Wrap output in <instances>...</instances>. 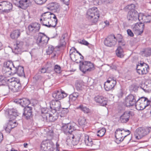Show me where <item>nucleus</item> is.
I'll return each instance as SVG.
<instances>
[{
    "instance_id": "nucleus-1",
    "label": "nucleus",
    "mask_w": 151,
    "mask_h": 151,
    "mask_svg": "<svg viewBox=\"0 0 151 151\" xmlns=\"http://www.w3.org/2000/svg\"><path fill=\"white\" fill-rule=\"evenodd\" d=\"M99 16V12L95 7L88 9L86 15V18L90 20L93 24H96L98 22Z\"/></svg>"
},
{
    "instance_id": "nucleus-2",
    "label": "nucleus",
    "mask_w": 151,
    "mask_h": 151,
    "mask_svg": "<svg viewBox=\"0 0 151 151\" xmlns=\"http://www.w3.org/2000/svg\"><path fill=\"white\" fill-rule=\"evenodd\" d=\"M58 112L55 110H52L50 113L42 112V116L43 120L45 122H54L58 118Z\"/></svg>"
},
{
    "instance_id": "nucleus-3",
    "label": "nucleus",
    "mask_w": 151,
    "mask_h": 151,
    "mask_svg": "<svg viewBox=\"0 0 151 151\" xmlns=\"http://www.w3.org/2000/svg\"><path fill=\"white\" fill-rule=\"evenodd\" d=\"M8 84L9 89L14 92L19 91L22 88L20 80L14 78H9Z\"/></svg>"
},
{
    "instance_id": "nucleus-4",
    "label": "nucleus",
    "mask_w": 151,
    "mask_h": 151,
    "mask_svg": "<svg viewBox=\"0 0 151 151\" xmlns=\"http://www.w3.org/2000/svg\"><path fill=\"white\" fill-rule=\"evenodd\" d=\"M130 133V131L128 130H125L123 128H118L115 132V137L118 141L122 142Z\"/></svg>"
},
{
    "instance_id": "nucleus-5",
    "label": "nucleus",
    "mask_w": 151,
    "mask_h": 151,
    "mask_svg": "<svg viewBox=\"0 0 151 151\" xmlns=\"http://www.w3.org/2000/svg\"><path fill=\"white\" fill-rule=\"evenodd\" d=\"M79 69L83 73L89 72L93 70V64L90 61H84L79 65Z\"/></svg>"
},
{
    "instance_id": "nucleus-6",
    "label": "nucleus",
    "mask_w": 151,
    "mask_h": 151,
    "mask_svg": "<svg viewBox=\"0 0 151 151\" xmlns=\"http://www.w3.org/2000/svg\"><path fill=\"white\" fill-rule=\"evenodd\" d=\"M76 124L74 122L67 124L62 123L61 129L65 134L70 135V134H72L71 133L76 130Z\"/></svg>"
},
{
    "instance_id": "nucleus-7",
    "label": "nucleus",
    "mask_w": 151,
    "mask_h": 151,
    "mask_svg": "<svg viewBox=\"0 0 151 151\" xmlns=\"http://www.w3.org/2000/svg\"><path fill=\"white\" fill-rule=\"evenodd\" d=\"M54 145L51 140H46L42 142L40 146L42 151H53Z\"/></svg>"
},
{
    "instance_id": "nucleus-8",
    "label": "nucleus",
    "mask_w": 151,
    "mask_h": 151,
    "mask_svg": "<svg viewBox=\"0 0 151 151\" xmlns=\"http://www.w3.org/2000/svg\"><path fill=\"white\" fill-rule=\"evenodd\" d=\"M147 98L141 97L139 98L136 101L135 106L136 109L138 110L144 109L146 106H148Z\"/></svg>"
},
{
    "instance_id": "nucleus-9",
    "label": "nucleus",
    "mask_w": 151,
    "mask_h": 151,
    "mask_svg": "<svg viewBox=\"0 0 151 151\" xmlns=\"http://www.w3.org/2000/svg\"><path fill=\"white\" fill-rule=\"evenodd\" d=\"M49 40V38L44 33L39 32L36 40V43L39 46H43L46 45Z\"/></svg>"
},
{
    "instance_id": "nucleus-10",
    "label": "nucleus",
    "mask_w": 151,
    "mask_h": 151,
    "mask_svg": "<svg viewBox=\"0 0 151 151\" xmlns=\"http://www.w3.org/2000/svg\"><path fill=\"white\" fill-rule=\"evenodd\" d=\"M149 129H151L150 127L145 128L144 127H139L137 129L134 133V135L135 138L137 139H140L145 136L150 131Z\"/></svg>"
},
{
    "instance_id": "nucleus-11",
    "label": "nucleus",
    "mask_w": 151,
    "mask_h": 151,
    "mask_svg": "<svg viewBox=\"0 0 151 151\" xmlns=\"http://www.w3.org/2000/svg\"><path fill=\"white\" fill-rule=\"evenodd\" d=\"M117 39L114 35H111L105 38L104 41V45L106 46L112 47L116 44Z\"/></svg>"
},
{
    "instance_id": "nucleus-12",
    "label": "nucleus",
    "mask_w": 151,
    "mask_h": 151,
    "mask_svg": "<svg viewBox=\"0 0 151 151\" xmlns=\"http://www.w3.org/2000/svg\"><path fill=\"white\" fill-rule=\"evenodd\" d=\"M17 62H13L12 61L9 60L5 62L4 63V67L8 72H10V74L12 73H14L15 72L16 69L15 67H17Z\"/></svg>"
},
{
    "instance_id": "nucleus-13",
    "label": "nucleus",
    "mask_w": 151,
    "mask_h": 151,
    "mask_svg": "<svg viewBox=\"0 0 151 151\" xmlns=\"http://www.w3.org/2000/svg\"><path fill=\"white\" fill-rule=\"evenodd\" d=\"M136 103V97L133 95L130 94L126 97L125 103L127 107L135 106Z\"/></svg>"
},
{
    "instance_id": "nucleus-14",
    "label": "nucleus",
    "mask_w": 151,
    "mask_h": 151,
    "mask_svg": "<svg viewBox=\"0 0 151 151\" xmlns=\"http://www.w3.org/2000/svg\"><path fill=\"white\" fill-rule=\"evenodd\" d=\"M116 83V80L112 78H108L107 81L105 83L104 87L106 91H109L113 88Z\"/></svg>"
},
{
    "instance_id": "nucleus-15",
    "label": "nucleus",
    "mask_w": 151,
    "mask_h": 151,
    "mask_svg": "<svg viewBox=\"0 0 151 151\" xmlns=\"http://www.w3.org/2000/svg\"><path fill=\"white\" fill-rule=\"evenodd\" d=\"M82 136L83 134H81L79 132L75 134V135L72 134H70V137L72 138L73 145H77L80 140L81 142H83Z\"/></svg>"
},
{
    "instance_id": "nucleus-16",
    "label": "nucleus",
    "mask_w": 151,
    "mask_h": 151,
    "mask_svg": "<svg viewBox=\"0 0 151 151\" xmlns=\"http://www.w3.org/2000/svg\"><path fill=\"white\" fill-rule=\"evenodd\" d=\"M144 27V23L142 22L137 23L133 27V30L135 33L140 35L143 32Z\"/></svg>"
},
{
    "instance_id": "nucleus-17",
    "label": "nucleus",
    "mask_w": 151,
    "mask_h": 151,
    "mask_svg": "<svg viewBox=\"0 0 151 151\" xmlns=\"http://www.w3.org/2000/svg\"><path fill=\"white\" fill-rule=\"evenodd\" d=\"M32 108L30 106H26L24 109L23 116L27 119H29L32 117Z\"/></svg>"
},
{
    "instance_id": "nucleus-18",
    "label": "nucleus",
    "mask_w": 151,
    "mask_h": 151,
    "mask_svg": "<svg viewBox=\"0 0 151 151\" xmlns=\"http://www.w3.org/2000/svg\"><path fill=\"white\" fill-rule=\"evenodd\" d=\"M138 12L135 10H130L128 13L127 18L129 21H136L137 19Z\"/></svg>"
},
{
    "instance_id": "nucleus-19",
    "label": "nucleus",
    "mask_w": 151,
    "mask_h": 151,
    "mask_svg": "<svg viewBox=\"0 0 151 151\" xmlns=\"http://www.w3.org/2000/svg\"><path fill=\"white\" fill-rule=\"evenodd\" d=\"M94 99L95 101L101 106H104L107 104V99L102 96H97L94 97Z\"/></svg>"
},
{
    "instance_id": "nucleus-20",
    "label": "nucleus",
    "mask_w": 151,
    "mask_h": 151,
    "mask_svg": "<svg viewBox=\"0 0 151 151\" xmlns=\"http://www.w3.org/2000/svg\"><path fill=\"white\" fill-rule=\"evenodd\" d=\"M52 95L53 97L55 99V100L58 101L66 97L67 94L64 91L60 90L55 92L52 94Z\"/></svg>"
},
{
    "instance_id": "nucleus-21",
    "label": "nucleus",
    "mask_w": 151,
    "mask_h": 151,
    "mask_svg": "<svg viewBox=\"0 0 151 151\" xmlns=\"http://www.w3.org/2000/svg\"><path fill=\"white\" fill-rule=\"evenodd\" d=\"M40 28V25L37 23H32L29 25L28 28L29 31L33 33H35L38 32Z\"/></svg>"
},
{
    "instance_id": "nucleus-22",
    "label": "nucleus",
    "mask_w": 151,
    "mask_h": 151,
    "mask_svg": "<svg viewBox=\"0 0 151 151\" xmlns=\"http://www.w3.org/2000/svg\"><path fill=\"white\" fill-rule=\"evenodd\" d=\"M50 108L52 110L58 111L61 108V103L59 101L52 100L50 103Z\"/></svg>"
},
{
    "instance_id": "nucleus-23",
    "label": "nucleus",
    "mask_w": 151,
    "mask_h": 151,
    "mask_svg": "<svg viewBox=\"0 0 151 151\" xmlns=\"http://www.w3.org/2000/svg\"><path fill=\"white\" fill-rule=\"evenodd\" d=\"M132 112H125L120 117V121L122 123H125L128 121L130 115H132Z\"/></svg>"
},
{
    "instance_id": "nucleus-24",
    "label": "nucleus",
    "mask_w": 151,
    "mask_h": 151,
    "mask_svg": "<svg viewBox=\"0 0 151 151\" xmlns=\"http://www.w3.org/2000/svg\"><path fill=\"white\" fill-rule=\"evenodd\" d=\"M47 9L53 11L55 12L59 13L60 11V6L56 3H51L49 4L47 6Z\"/></svg>"
},
{
    "instance_id": "nucleus-25",
    "label": "nucleus",
    "mask_w": 151,
    "mask_h": 151,
    "mask_svg": "<svg viewBox=\"0 0 151 151\" xmlns=\"http://www.w3.org/2000/svg\"><path fill=\"white\" fill-rule=\"evenodd\" d=\"M24 45V43L22 42L17 41L16 45L12 51L16 54H20L22 51V49Z\"/></svg>"
},
{
    "instance_id": "nucleus-26",
    "label": "nucleus",
    "mask_w": 151,
    "mask_h": 151,
    "mask_svg": "<svg viewBox=\"0 0 151 151\" xmlns=\"http://www.w3.org/2000/svg\"><path fill=\"white\" fill-rule=\"evenodd\" d=\"M15 102L17 104H19L22 106L24 107L28 106H27L30 103L29 100L26 98L18 99L16 100Z\"/></svg>"
},
{
    "instance_id": "nucleus-27",
    "label": "nucleus",
    "mask_w": 151,
    "mask_h": 151,
    "mask_svg": "<svg viewBox=\"0 0 151 151\" xmlns=\"http://www.w3.org/2000/svg\"><path fill=\"white\" fill-rule=\"evenodd\" d=\"M82 137L83 142L84 141V142L86 145L89 146L92 145L93 140H92L91 137H89L88 135L86 134H83Z\"/></svg>"
},
{
    "instance_id": "nucleus-28",
    "label": "nucleus",
    "mask_w": 151,
    "mask_h": 151,
    "mask_svg": "<svg viewBox=\"0 0 151 151\" xmlns=\"http://www.w3.org/2000/svg\"><path fill=\"white\" fill-rule=\"evenodd\" d=\"M15 68L16 69L15 72L14 73H12L11 74L14 75L17 73L20 76H24V68L23 67L17 65V67H15Z\"/></svg>"
},
{
    "instance_id": "nucleus-29",
    "label": "nucleus",
    "mask_w": 151,
    "mask_h": 151,
    "mask_svg": "<svg viewBox=\"0 0 151 151\" xmlns=\"http://www.w3.org/2000/svg\"><path fill=\"white\" fill-rule=\"evenodd\" d=\"M71 51V50L70 52V57L71 59L73 61L77 63H80L81 62V60H78V58L79 57L78 55L75 51Z\"/></svg>"
},
{
    "instance_id": "nucleus-30",
    "label": "nucleus",
    "mask_w": 151,
    "mask_h": 151,
    "mask_svg": "<svg viewBox=\"0 0 151 151\" xmlns=\"http://www.w3.org/2000/svg\"><path fill=\"white\" fill-rule=\"evenodd\" d=\"M9 117L12 120L15 119L16 116H18L20 113H19L15 109H12L9 111Z\"/></svg>"
},
{
    "instance_id": "nucleus-31",
    "label": "nucleus",
    "mask_w": 151,
    "mask_h": 151,
    "mask_svg": "<svg viewBox=\"0 0 151 151\" xmlns=\"http://www.w3.org/2000/svg\"><path fill=\"white\" fill-rule=\"evenodd\" d=\"M145 64V67L142 66L140 69H137V72L139 74L143 75L146 74L148 72L149 70V66L146 64Z\"/></svg>"
},
{
    "instance_id": "nucleus-32",
    "label": "nucleus",
    "mask_w": 151,
    "mask_h": 151,
    "mask_svg": "<svg viewBox=\"0 0 151 151\" xmlns=\"http://www.w3.org/2000/svg\"><path fill=\"white\" fill-rule=\"evenodd\" d=\"M20 4L19 7L23 9H25L31 5V3L29 0H21Z\"/></svg>"
},
{
    "instance_id": "nucleus-33",
    "label": "nucleus",
    "mask_w": 151,
    "mask_h": 151,
    "mask_svg": "<svg viewBox=\"0 0 151 151\" xmlns=\"http://www.w3.org/2000/svg\"><path fill=\"white\" fill-rule=\"evenodd\" d=\"M9 79H8L5 76H0V86H5L9 83Z\"/></svg>"
},
{
    "instance_id": "nucleus-34",
    "label": "nucleus",
    "mask_w": 151,
    "mask_h": 151,
    "mask_svg": "<svg viewBox=\"0 0 151 151\" xmlns=\"http://www.w3.org/2000/svg\"><path fill=\"white\" fill-rule=\"evenodd\" d=\"M58 111V113L61 117H64L69 112V110L68 108H60Z\"/></svg>"
},
{
    "instance_id": "nucleus-35",
    "label": "nucleus",
    "mask_w": 151,
    "mask_h": 151,
    "mask_svg": "<svg viewBox=\"0 0 151 151\" xmlns=\"http://www.w3.org/2000/svg\"><path fill=\"white\" fill-rule=\"evenodd\" d=\"M42 16L46 17V18H47V19H51V20H52V19H54V20L57 19L55 14L49 12L45 13L43 14Z\"/></svg>"
},
{
    "instance_id": "nucleus-36",
    "label": "nucleus",
    "mask_w": 151,
    "mask_h": 151,
    "mask_svg": "<svg viewBox=\"0 0 151 151\" xmlns=\"http://www.w3.org/2000/svg\"><path fill=\"white\" fill-rule=\"evenodd\" d=\"M20 30H15L11 33L10 36L12 39H16L20 36Z\"/></svg>"
},
{
    "instance_id": "nucleus-37",
    "label": "nucleus",
    "mask_w": 151,
    "mask_h": 151,
    "mask_svg": "<svg viewBox=\"0 0 151 151\" xmlns=\"http://www.w3.org/2000/svg\"><path fill=\"white\" fill-rule=\"evenodd\" d=\"M116 55L119 58H122L124 56V51L121 46H119L116 51Z\"/></svg>"
},
{
    "instance_id": "nucleus-38",
    "label": "nucleus",
    "mask_w": 151,
    "mask_h": 151,
    "mask_svg": "<svg viewBox=\"0 0 151 151\" xmlns=\"http://www.w3.org/2000/svg\"><path fill=\"white\" fill-rule=\"evenodd\" d=\"M4 6L5 7L9 10L12 9V5L10 2L8 1H3L0 3V6Z\"/></svg>"
},
{
    "instance_id": "nucleus-39",
    "label": "nucleus",
    "mask_w": 151,
    "mask_h": 151,
    "mask_svg": "<svg viewBox=\"0 0 151 151\" xmlns=\"http://www.w3.org/2000/svg\"><path fill=\"white\" fill-rule=\"evenodd\" d=\"M93 143L92 144V145L90 146L92 147L93 149L96 150L99 148L100 145V141L98 140L93 139Z\"/></svg>"
},
{
    "instance_id": "nucleus-40",
    "label": "nucleus",
    "mask_w": 151,
    "mask_h": 151,
    "mask_svg": "<svg viewBox=\"0 0 151 151\" xmlns=\"http://www.w3.org/2000/svg\"><path fill=\"white\" fill-rule=\"evenodd\" d=\"M14 125L13 127H12L11 125L10 124H5L4 126V128L5 129V130L8 133H10L12 129L14 128V127H16L17 125V124L16 123L14 124Z\"/></svg>"
},
{
    "instance_id": "nucleus-41",
    "label": "nucleus",
    "mask_w": 151,
    "mask_h": 151,
    "mask_svg": "<svg viewBox=\"0 0 151 151\" xmlns=\"http://www.w3.org/2000/svg\"><path fill=\"white\" fill-rule=\"evenodd\" d=\"M40 22L43 25L45 26L48 27V25H50V22L49 19L46 18V17L43 18V20L42 19H40Z\"/></svg>"
},
{
    "instance_id": "nucleus-42",
    "label": "nucleus",
    "mask_w": 151,
    "mask_h": 151,
    "mask_svg": "<svg viewBox=\"0 0 151 151\" xmlns=\"http://www.w3.org/2000/svg\"><path fill=\"white\" fill-rule=\"evenodd\" d=\"M79 96V93L77 92H74L69 96L70 100L74 101L76 100Z\"/></svg>"
},
{
    "instance_id": "nucleus-43",
    "label": "nucleus",
    "mask_w": 151,
    "mask_h": 151,
    "mask_svg": "<svg viewBox=\"0 0 151 151\" xmlns=\"http://www.w3.org/2000/svg\"><path fill=\"white\" fill-rule=\"evenodd\" d=\"M78 122L81 126L85 125L87 123L86 119L85 117L83 116L79 117L78 120Z\"/></svg>"
},
{
    "instance_id": "nucleus-44",
    "label": "nucleus",
    "mask_w": 151,
    "mask_h": 151,
    "mask_svg": "<svg viewBox=\"0 0 151 151\" xmlns=\"http://www.w3.org/2000/svg\"><path fill=\"white\" fill-rule=\"evenodd\" d=\"M106 132V130L105 128H102L97 131V136L99 137H102L104 135Z\"/></svg>"
},
{
    "instance_id": "nucleus-45",
    "label": "nucleus",
    "mask_w": 151,
    "mask_h": 151,
    "mask_svg": "<svg viewBox=\"0 0 151 151\" xmlns=\"http://www.w3.org/2000/svg\"><path fill=\"white\" fill-rule=\"evenodd\" d=\"M142 52L145 56H149L151 55V48H146Z\"/></svg>"
},
{
    "instance_id": "nucleus-46",
    "label": "nucleus",
    "mask_w": 151,
    "mask_h": 151,
    "mask_svg": "<svg viewBox=\"0 0 151 151\" xmlns=\"http://www.w3.org/2000/svg\"><path fill=\"white\" fill-rule=\"evenodd\" d=\"M78 108L81 109L82 111L84 112V113H88L90 112V110L88 108L83 106V105H80L78 107Z\"/></svg>"
},
{
    "instance_id": "nucleus-47",
    "label": "nucleus",
    "mask_w": 151,
    "mask_h": 151,
    "mask_svg": "<svg viewBox=\"0 0 151 151\" xmlns=\"http://www.w3.org/2000/svg\"><path fill=\"white\" fill-rule=\"evenodd\" d=\"M146 18L145 15H144L142 13L139 14L138 13V17L137 19H138L140 22H142L143 23V19Z\"/></svg>"
},
{
    "instance_id": "nucleus-48",
    "label": "nucleus",
    "mask_w": 151,
    "mask_h": 151,
    "mask_svg": "<svg viewBox=\"0 0 151 151\" xmlns=\"http://www.w3.org/2000/svg\"><path fill=\"white\" fill-rule=\"evenodd\" d=\"M69 137L70 135H68L66 141V143L67 145L70 146L73 145V141L72 139V138H70Z\"/></svg>"
},
{
    "instance_id": "nucleus-49",
    "label": "nucleus",
    "mask_w": 151,
    "mask_h": 151,
    "mask_svg": "<svg viewBox=\"0 0 151 151\" xmlns=\"http://www.w3.org/2000/svg\"><path fill=\"white\" fill-rule=\"evenodd\" d=\"M52 21V23H51V22H50V25H48V27L51 28L52 27L53 28H54L56 27L57 24L58 23V19H56V20H54L53 21Z\"/></svg>"
},
{
    "instance_id": "nucleus-50",
    "label": "nucleus",
    "mask_w": 151,
    "mask_h": 151,
    "mask_svg": "<svg viewBox=\"0 0 151 151\" xmlns=\"http://www.w3.org/2000/svg\"><path fill=\"white\" fill-rule=\"evenodd\" d=\"M146 18L143 19V23L150 22L151 20V15H145Z\"/></svg>"
},
{
    "instance_id": "nucleus-51",
    "label": "nucleus",
    "mask_w": 151,
    "mask_h": 151,
    "mask_svg": "<svg viewBox=\"0 0 151 151\" xmlns=\"http://www.w3.org/2000/svg\"><path fill=\"white\" fill-rule=\"evenodd\" d=\"M54 70L57 73H60L61 72V68L58 65H55Z\"/></svg>"
},
{
    "instance_id": "nucleus-52",
    "label": "nucleus",
    "mask_w": 151,
    "mask_h": 151,
    "mask_svg": "<svg viewBox=\"0 0 151 151\" xmlns=\"http://www.w3.org/2000/svg\"><path fill=\"white\" fill-rule=\"evenodd\" d=\"M54 50V48L53 47L52 45H50L48 47L47 49V50L46 52L48 54L50 55L53 52Z\"/></svg>"
},
{
    "instance_id": "nucleus-53",
    "label": "nucleus",
    "mask_w": 151,
    "mask_h": 151,
    "mask_svg": "<svg viewBox=\"0 0 151 151\" xmlns=\"http://www.w3.org/2000/svg\"><path fill=\"white\" fill-rule=\"evenodd\" d=\"M35 3L39 5H42L45 3L47 0H33Z\"/></svg>"
},
{
    "instance_id": "nucleus-54",
    "label": "nucleus",
    "mask_w": 151,
    "mask_h": 151,
    "mask_svg": "<svg viewBox=\"0 0 151 151\" xmlns=\"http://www.w3.org/2000/svg\"><path fill=\"white\" fill-rule=\"evenodd\" d=\"M49 68H47V69L44 68H43L41 69V72L42 73H50V72L51 69L49 70Z\"/></svg>"
},
{
    "instance_id": "nucleus-55",
    "label": "nucleus",
    "mask_w": 151,
    "mask_h": 151,
    "mask_svg": "<svg viewBox=\"0 0 151 151\" xmlns=\"http://www.w3.org/2000/svg\"><path fill=\"white\" fill-rule=\"evenodd\" d=\"M12 1L15 5L19 6L21 0H12Z\"/></svg>"
},
{
    "instance_id": "nucleus-56",
    "label": "nucleus",
    "mask_w": 151,
    "mask_h": 151,
    "mask_svg": "<svg viewBox=\"0 0 151 151\" xmlns=\"http://www.w3.org/2000/svg\"><path fill=\"white\" fill-rule=\"evenodd\" d=\"M78 42L79 43L84 45H88L89 44V43L88 42L84 39L81 40L80 41H79Z\"/></svg>"
},
{
    "instance_id": "nucleus-57",
    "label": "nucleus",
    "mask_w": 151,
    "mask_h": 151,
    "mask_svg": "<svg viewBox=\"0 0 151 151\" xmlns=\"http://www.w3.org/2000/svg\"><path fill=\"white\" fill-rule=\"evenodd\" d=\"M76 88L77 90H81L82 89V86L79 83H77L76 84Z\"/></svg>"
},
{
    "instance_id": "nucleus-58",
    "label": "nucleus",
    "mask_w": 151,
    "mask_h": 151,
    "mask_svg": "<svg viewBox=\"0 0 151 151\" xmlns=\"http://www.w3.org/2000/svg\"><path fill=\"white\" fill-rule=\"evenodd\" d=\"M66 45V42L64 40H60V44L59 47H64Z\"/></svg>"
},
{
    "instance_id": "nucleus-59",
    "label": "nucleus",
    "mask_w": 151,
    "mask_h": 151,
    "mask_svg": "<svg viewBox=\"0 0 151 151\" xmlns=\"http://www.w3.org/2000/svg\"><path fill=\"white\" fill-rule=\"evenodd\" d=\"M127 32L128 35L131 37H133L134 35V34L132 31L130 29H128L127 30Z\"/></svg>"
},
{
    "instance_id": "nucleus-60",
    "label": "nucleus",
    "mask_w": 151,
    "mask_h": 151,
    "mask_svg": "<svg viewBox=\"0 0 151 151\" xmlns=\"http://www.w3.org/2000/svg\"><path fill=\"white\" fill-rule=\"evenodd\" d=\"M135 7V6L133 4H131L130 5L128 6V8L132 10V9L135 10L134 9Z\"/></svg>"
},
{
    "instance_id": "nucleus-61",
    "label": "nucleus",
    "mask_w": 151,
    "mask_h": 151,
    "mask_svg": "<svg viewBox=\"0 0 151 151\" xmlns=\"http://www.w3.org/2000/svg\"><path fill=\"white\" fill-rule=\"evenodd\" d=\"M64 4L67 5H68L69 3L70 0H61Z\"/></svg>"
},
{
    "instance_id": "nucleus-62",
    "label": "nucleus",
    "mask_w": 151,
    "mask_h": 151,
    "mask_svg": "<svg viewBox=\"0 0 151 151\" xmlns=\"http://www.w3.org/2000/svg\"><path fill=\"white\" fill-rule=\"evenodd\" d=\"M119 45L120 46H124L125 45V43L122 41V40H121L120 41H119L118 42Z\"/></svg>"
},
{
    "instance_id": "nucleus-63",
    "label": "nucleus",
    "mask_w": 151,
    "mask_h": 151,
    "mask_svg": "<svg viewBox=\"0 0 151 151\" xmlns=\"http://www.w3.org/2000/svg\"><path fill=\"white\" fill-rule=\"evenodd\" d=\"M148 81V85L147 86L150 87V88L151 89V80H149L147 81Z\"/></svg>"
},
{
    "instance_id": "nucleus-64",
    "label": "nucleus",
    "mask_w": 151,
    "mask_h": 151,
    "mask_svg": "<svg viewBox=\"0 0 151 151\" xmlns=\"http://www.w3.org/2000/svg\"><path fill=\"white\" fill-rule=\"evenodd\" d=\"M15 123L16 124V122H13L12 121H10L8 124L10 125L12 127H13V126L14 125V124Z\"/></svg>"
}]
</instances>
